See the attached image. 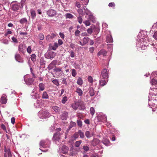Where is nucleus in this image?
I'll use <instances>...</instances> for the list:
<instances>
[{"instance_id": "37", "label": "nucleus", "mask_w": 157, "mask_h": 157, "mask_svg": "<svg viewBox=\"0 0 157 157\" xmlns=\"http://www.w3.org/2000/svg\"><path fill=\"white\" fill-rule=\"evenodd\" d=\"M82 16H79L78 17H77V21L78 22L81 24L82 22Z\"/></svg>"}, {"instance_id": "40", "label": "nucleus", "mask_w": 157, "mask_h": 157, "mask_svg": "<svg viewBox=\"0 0 157 157\" xmlns=\"http://www.w3.org/2000/svg\"><path fill=\"white\" fill-rule=\"evenodd\" d=\"M34 106H35L36 108H38L40 106V101L38 100H36V102L34 103Z\"/></svg>"}, {"instance_id": "5", "label": "nucleus", "mask_w": 157, "mask_h": 157, "mask_svg": "<svg viewBox=\"0 0 157 157\" xmlns=\"http://www.w3.org/2000/svg\"><path fill=\"white\" fill-rule=\"evenodd\" d=\"M71 106L75 110H76L77 109H81L80 103L78 101H75L71 104Z\"/></svg>"}, {"instance_id": "20", "label": "nucleus", "mask_w": 157, "mask_h": 157, "mask_svg": "<svg viewBox=\"0 0 157 157\" xmlns=\"http://www.w3.org/2000/svg\"><path fill=\"white\" fill-rule=\"evenodd\" d=\"M76 125V123L71 121L70 122V125L67 130H70L72 128L75 127Z\"/></svg>"}, {"instance_id": "62", "label": "nucleus", "mask_w": 157, "mask_h": 157, "mask_svg": "<svg viewBox=\"0 0 157 157\" xmlns=\"http://www.w3.org/2000/svg\"><path fill=\"white\" fill-rule=\"evenodd\" d=\"M57 63V61L56 60H53L51 63L52 65H53L54 66L56 65Z\"/></svg>"}, {"instance_id": "8", "label": "nucleus", "mask_w": 157, "mask_h": 157, "mask_svg": "<svg viewBox=\"0 0 157 157\" xmlns=\"http://www.w3.org/2000/svg\"><path fill=\"white\" fill-rule=\"evenodd\" d=\"M60 134L59 132H57L54 135L52 139L56 144H57V142H59L60 138Z\"/></svg>"}, {"instance_id": "61", "label": "nucleus", "mask_w": 157, "mask_h": 157, "mask_svg": "<svg viewBox=\"0 0 157 157\" xmlns=\"http://www.w3.org/2000/svg\"><path fill=\"white\" fill-rule=\"evenodd\" d=\"M56 128V126L55 124H53V125H52L51 127V131H53Z\"/></svg>"}, {"instance_id": "50", "label": "nucleus", "mask_w": 157, "mask_h": 157, "mask_svg": "<svg viewBox=\"0 0 157 157\" xmlns=\"http://www.w3.org/2000/svg\"><path fill=\"white\" fill-rule=\"evenodd\" d=\"M74 67L76 69H80V66L78 64H76V63H74Z\"/></svg>"}, {"instance_id": "46", "label": "nucleus", "mask_w": 157, "mask_h": 157, "mask_svg": "<svg viewBox=\"0 0 157 157\" xmlns=\"http://www.w3.org/2000/svg\"><path fill=\"white\" fill-rule=\"evenodd\" d=\"M88 81L91 83H92L93 81V78L91 76H89L88 77Z\"/></svg>"}, {"instance_id": "19", "label": "nucleus", "mask_w": 157, "mask_h": 157, "mask_svg": "<svg viewBox=\"0 0 157 157\" xmlns=\"http://www.w3.org/2000/svg\"><path fill=\"white\" fill-rule=\"evenodd\" d=\"M106 41L107 43H112L113 42V39L111 35H109L107 36Z\"/></svg>"}, {"instance_id": "47", "label": "nucleus", "mask_w": 157, "mask_h": 157, "mask_svg": "<svg viewBox=\"0 0 157 157\" xmlns=\"http://www.w3.org/2000/svg\"><path fill=\"white\" fill-rule=\"evenodd\" d=\"M77 121L78 125L80 127H81L82 126V121L80 120H77Z\"/></svg>"}, {"instance_id": "64", "label": "nucleus", "mask_w": 157, "mask_h": 157, "mask_svg": "<svg viewBox=\"0 0 157 157\" xmlns=\"http://www.w3.org/2000/svg\"><path fill=\"white\" fill-rule=\"evenodd\" d=\"M153 37L155 40H157V31H156L154 33Z\"/></svg>"}, {"instance_id": "52", "label": "nucleus", "mask_w": 157, "mask_h": 157, "mask_svg": "<svg viewBox=\"0 0 157 157\" xmlns=\"http://www.w3.org/2000/svg\"><path fill=\"white\" fill-rule=\"evenodd\" d=\"M62 83L64 84L65 85H67V79L66 78H63L62 80Z\"/></svg>"}, {"instance_id": "2", "label": "nucleus", "mask_w": 157, "mask_h": 157, "mask_svg": "<svg viewBox=\"0 0 157 157\" xmlns=\"http://www.w3.org/2000/svg\"><path fill=\"white\" fill-rule=\"evenodd\" d=\"M24 81L27 85H31L33 83L34 79L30 77L29 75H26L24 77Z\"/></svg>"}, {"instance_id": "48", "label": "nucleus", "mask_w": 157, "mask_h": 157, "mask_svg": "<svg viewBox=\"0 0 157 157\" xmlns=\"http://www.w3.org/2000/svg\"><path fill=\"white\" fill-rule=\"evenodd\" d=\"M67 101V97L66 96L64 97L62 100V102L63 104H65L66 101Z\"/></svg>"}, {"instance_id": "29", "label": "nucleus", "mask_w": 157, "mask_h": 157, "mask_svg": "<svg viewBox=\"0 0 157 157\" xmlns=\"http://www.w3.org/2000/svg\"><path fill=\"white\" fill-rule=\"evenodd\" d=\"M77 83L78 85L80 86H82L83 84V80L82 78L80 77L78 78L77 80Z\"/></svg>"}, {"instance_id": "16", "label": "nucleus", "mask_w": 157, "mask_h": 157, "mask_svg": "<svg viewBox=\"0 0 157 157\" xmlns=\"http://www.w3.org/2000/svg\"><path fill=\"white\" fill-rule=\"evenodd\" d=\"M19 4L16 3L12 5V9L14 10H17L19 9Z\"/></svg>"}, {"instance_id": "56", "label": "nucleus", "mask_w": 157, "mask_h": 157, "mask_svg": "<svg viewBox=\"0 0 157 157\" xmlns=\"http://www.w3.org/2000/svg\"><path fill=\"white\" fill-rule=\"evenodd\" d=\"M73 137L75 139L78 138V132H76L73 135Z\"/></svg>"}, {"instance_id": "28", "label": "nucleus", "mask_w": 157, "mask_h": 157, "mask_svg": "<svg viewBox=\"0 0 157 157\" xmlns=\"http://www.w3.org/2000/svg\"><path fill=\"white\" fill-rule=\"evenodd\" d=\"M66 19H72L74 18V16L70 13H67L65 15Z\"/></svg>"}, {"instance_id": "13", "label": "nucleus", "mask_w": 157, "mask_h": 157, "mask_svg": "<svg viewBox=\"0 0 157 157\" xmlns=\"http://www.w3.org/2000/svg\"><path fill=\"white\" fill-rule=\"evenodd\" d=\"M84 10L85 13L86 14V15L89 16V19H91L94 18L92 13L90 10L87 9H85L84 7Z\"/></svg>"}, {"instance_id": "25", "label": "nucleus", "mask_w": 157, "mask_h": 157, "mask_svg": "<svg viewBox=\"0 0 157 157\" xmlns=\"http://www.w3.org/2000/svg\"><path fill=\"white\" fill-rule=\"evenodd\" d=\"M89 93L90 94V95L91 96H93L94 95L95 93H94V89L93 88H92V87H90L89 88Z\"/></svg>"}, {"instance_id": "23", "label": "nucleus", "mask_w": 157, "mask_h": 157, "mask_svg": "<svg viewBox=\"0 0 157 157\" xmlns=\"http://www.w3.org/2000/svg\"><path fill=\"white\" fill-rule=\"evenodd\" d=\"M108 81L104 79L101 80L99 81V83L100 85L103 86L106 84Z\"/></svg>"}, {"instance_id": "49", "label": "nucleus", "mask_w": 157, "mask_h": 157, "mask_svg": "<svg viewBox=\"0 0 157 157\" xmlns=\"http://www.w3.org/2000/svg\"><path fill=\"white\" fill-rule=\"evenodd\" d=\"M54 71L56 72V73L59 72L60 71H61L62 70L61 68L56 67L54 69Z\"/></svg>"}, {"instance_id": "59", "label": "nucleus", "mask_w": 157, "mask_h": 157, "mask_svg": "<svg viewBox=\"0 0 157 157\" xmlns=\"http://www.w3.org/2000/svg\"><path fill=\"white\" fill-rule=\"evenodd\" d=\"M54 66L51 63L48 66V68L49 70H51L53 68Z\"/></svg>"}, {"instance_id": "7", "label": "nucleus", "mask_w": 157, "mask_h": 157, "mask_svg": "<svg viewBox=\"0 0 157 157\" xmlns=\"http://www.w3.org/2000/svg\"><path fill=\"white\" fill-rule=\"evenodd\" d=\"M47 14L49 17H53L57 14L56 11L53 9H49L47 11Z\"/></svg>"}, {"instance_id": "36", "label": "nucleus", "mask_w": 157, "mask_h": 157, "mask_svg": "<svg viewBox=\"0 0 157 157\" xmlns=\"http://www.w3.org/2000/svg\"><path fill=\"white\" fill-rule=\"evenodd\" d=\"M59 46L57 43H55L54 45L52 47V49L53 50H56Z\"/></svg>"}, {"instance_id": "45", "label": "nucleus", "mask_w": 157, "mask_h": 157, "mask_svg": "<svg viewBox=\"0 0 157 157\" xmlns=\"http://www.w3.org/2000/svg\"><path fill=\"white\" fill-rule=\"evenodd\" d=\"M90 112L92 115H93L95 113V110L93 107L90 108Z\"/></svg>"}, {"instance_id": "15", "label": "nucleus", "mask_w": 157, "mask_h": 157, "mask_svg": "<svg viewBox=\"0 0 157 157\" xmlns=\"http://www.w3.org/2000/svg\"><path fill=\"white\" fill-rule=\"evenodd\" d=\"M75 92L78 94V95L80 96H82L83 94L82 91L79 87H76Z\"/></svg>"}, {"instance_id": "17", "label": "nucleus", "mask_w": 157, "mask_h": 157, "mask_svg": "<svg viewBox=\"0 0 157 157\" xmlns=\"http://www.w3.org/2000/svg\"><path fill=\"white\" fill-rule=\"evenodd\" d=\"M53 110L57 113H60V108L57 106H53L52 107Z\"/></svg>"}, {"instance_id": "39", "label": "nucleus", "mask_w": 157, "mask_h": 157, "mask_svg": "<svg viewBox=\"0 0 157 157\" xmlns=\"http://www.w3.org/2000/svg\"><path fill=\"white\" fill-rule=\"evenodd\" d=\"M78 12L79 13V16H83L84 13L83 10L81 9H78Z\"/></svg>"}, {"instance_id": "1", "label": "nucleus", "mask_w": 157, "mask_h": 157, "mask_svg": "<svg viewBox=\"0 0 157 157\" xmlns=\"http://www.w3.org/2000/svg\"><path fill=\"white\" fill-rule=\"evenodd\" d=\"M38 115L41 119H46L49 118L51 114L47 110L45 109L40 110L38 113Z\"/></svg>"}, {"instance_id": "44", "label": "nucleus", "mask_w": 157, "mask_h": 157, "mask_svg": "<svg viewBox=\"0 0 157 157\" xmlns=\"http://www.w3.org/2000/svg\"><path fill=\"white\" fill-rule=\"evenodd\" d=\"M83 22L85 25L86 26H89L90 24V22L89 20H87L85 21H83Z\"/></svg>"}, {"instance_id": "33", "label": "nucleus", "mask_w": 157, "mask_h": 157, "mask_svg": "<svg viewBox=\"0 0 157 157\" xmlns=\"http://www.w3.org/2000/svg\"><path fill=\"white\" fill-rule=\"evenodd\" d=\"M78 135L80 136V138L82 139L84 137V134L83 132H82L81 130H79L78 131Z\"/></svg>"}, {"instance_id": "22", "label": "nucleus", "mask_w": 157, "mask_h": 157, "mask_svg": "<svg viewBox=\"0 0 157 157\" xmlns=\"http://www.w3.org/2000/svg\"><path fill=\"white\" fill-rule=\"evenodd\" d=\"M36 90V88H35L32 91V93H31V95L32 97V98L34 99H36V93L35 92V91Z\"/></svg>"}, {"instance_id": "55", "label": "nucleus", "mask_w": 157, "mask_h": 157, "mask_svg": "<svg viewBox=\"0 0 157 157\" xmlns=\"http://www.w3.org/2000/svg\"><path fill=\"white\" fill-rule=\"evenodd\" d=\"M1 127L2 129L5 131L6 133L7 132L6 130V127L4 124H2L1 126Z\"/></svg>"}, {"instance_id": "43", "label": "nucleus", "mask_w": 157, "mask_h": 157, "mask_svg": "<svg viewBox=\"0 0 157 157\" xmlns=\"http://www.w3.org/2000/svg\"><path fill=\"white\" fill-rule=\"evenodd\" d=\"M71 75L73 77H75L77 74L76 70L75 69H71Z\"/></svg>"}, {"instance_id": "35", "label": "nucleus", "mask_w": 157, "mask_h": 157, "mask_svg": "<svg viewBox=\"0 0 157 157\" xmlns=\"http://www.w3.org/2000/svg\"><path fill=\"white\" fill-rule=\"evenodd\" d=\"M90 39L88 37H84L83 39V42L84 45L86 44L89 41Z\"/></svg>"}, {"instance_id": "57", "label": "nucleus", "mask_w": 157, "mask_h": 157, "mask_svg": "<svg viewBox=\"0 0 157 157\" xmlns=\"http://www.w3.org/2000/svg\"><path fill=\"white\" fill-rule=\"evenodd\" d=\"M63 41L61 39H59L58 41V44L59 46L63 44Z\"/></svg>"}, {"instance_id": "11", "label": "nucleus", "mask_w": 157, "mask_h": 157, "mask_svg": "<svg viewBox=\"0 0 157 157\" xmlns=\"http://www.w3.org/2000/svg\"><path fill=\"white\" fill-rule=\"evenodd\" d=\"M60 118L63 120H67L68 116V113L66 111H63L62 112L61 114L60 115Z\"/></svg>"}, {"instance_id": "51", "label": "nucleus", "mask_w": 157, "mask_h": 157, "mask_svg": "<svg viewBox=\"0 0 157 157\" xmlns=\"http://www.w3.org/2000/svg\"><path fill=\"white\" fill-rule=\"evenodd\" d=\"M83 149L85 151H87L89 149V147L87 146H84Z\"/></svg>"}, {"instance_id": "32", "label": "nucleus", "mask_w": 157, "mask_h": 157, "mask_svg": "<svg viewBox=\"0 0 157 157\" xmlns=\"http://www.w3.org/2000/svg\"><path fill=\"white\" fill-rule=\"evenodd\" d=\"M0 102L2 104H5L6 102V100L5 97H2L1 98Z\"/></svg>"}, {"instance_id": "38", "label": "nucleus", "mask_w": 157, "mask_h": 157, "mask_svg": "<svg viewBox=\"0 0 157 157\" xmlns=\"http://www.w3.org/2000/svg\"><path fill=\"white\" fill-rule=\"evenodd\" d=\"M85 135L87 138H90L91 136V135L90 133V131H86L85 133Z\"/></svg>"}, {"instance_id": "12", "label": "nucleus", "mask_w": 157, "mask_h": 157, "mask_svg": "<svg viewBox=\"0 0 157 157\" xmlns=\"http://www.w3.org/2000/svg\"><path fill=\"white\" fill-rule=\"evenodd\" d=\"M15 57V59L18 62L20 63H23L24 62L23 59L21 57V55L18 53H16Z\"/></svg>"}, {"instance_id": "3", "label": "nucleus", "mask_w": 157, "mask_h": 157, "mask_svg": "<svg viewBox=\"0 0 157 157\" xmlns=\"http://www.w3.org/2000/svg\"><path fill=\"white\" fill-rule=\"evenodd\" d=\"M50 142L48 140H41L40 143V147H43L44 148L48 147H49Z\"/></svg>"}, {"instance_id": "18", "label": "nucleus", "mask_w": 157, "mask_h": 157, "mask_svg": "<svg viewBox=\"0 0 157 157\" xmlns=\"http://www.w3.org/2000/svg\"><path fill=\"white\" fill-rule=\"evenodd\" d=\"M107 53L106 52L104 49L100 50L98 53V56H99L101 55H103V56H106Z\"/></svg>"}, {"instance_id": "26", "label": "nucleus", "mask_w": 157, "mask_h": 157, "mask_svg": "<svg viewBox=\"0 0 157 157\" xmlns=\"http://www.w3.org/2000/svg\"><path fill=\"white\" fill-rule=\"evenodd\" d=\"M48 97L49 96L47 92L45 91H44L42 94V98L43 99H47L48 98Z\"/></svg>"}, {"instance_id": "34", "label": "nucleus", "mask_w": 157, "mask_h": 157, "mask_svg": "<svg viewBox=\"0 0 157 157\" xmlns=\"http://www.w3.org/2000/svg\"><path fill=\"white\" fill-rule=\"evenodd\" d=\"M31 60L33 62L36 61V56L35 54H32L31 56Z\"/></svg>"}, {"instance_id": "53", "label": "nucleus", "mask_w": 157, "mask_h": 157, "mask_svg": "<svg viewBox=\"0 0 157 157\" xmlns=\"http://www.w3.org/2000/svg\"><path fill=\"white\" fill-rule=\"evenodd\" d=\"M11 39L12 40V41L14 43H17L18 41L17 39L15 38L14 37H12L11 38Z\"/></svg>"}, {"instance_id": "31", "label": "nucleus", "mask_w": 157, "mask_h": 157, "mask_svg": "<svg viewBox=\"0 0 157 157\" xmlns=\"http://www.w3.org/2000/svg\"><path fill=\"white\" fill-rule=\"evenodd\" d=\"M102 141L103 144L106 146L108 145L109 143V141L105 139H104Z\"/></svg>"}, {"instance_id": "24", "label": "nucleus", "mask_w": 157, "mask_h": 157, "mask_svg": "<svg viewBox=\"0 0 157 157\" xmlns=\"http://www.w3.org/2000/svg\"><path fill=\"white\" fill-rule=\"evenodd\" d=\"M19 21L20 23L22 24L26 25L28 21L26 18H23L21 19Z\"/></svg>"}, {"instance_id": "21", "label": "nucleus", "mask_w": 157, "mask_h": 157, "mask_svg": "<svg viewBox=\"0 0 157 157\" xmlns=\"http://www.w3.org/2000/svg\"><path fill=\"white\" fill-rule=\"evenodd\" d=\"M39 90L42 91L44 90L45 88V85L43 83H40L39 85Z\"/></svg>"}, {"instance_id": "63", "label": "nucleus", "mask_w": 157, "mask_h": 157, "mask_svg": "<svg viewBox=\"0 0 157 157\" xmlns=\"http://www.w3.org/2000/svg\"><path fill=\"white\" fill-rule=\"evenodd\" d=\"M7 153H8V157H12V155L10 151V149H8Z\"/></svg>"}, {"instance_id": "9", "label": "nucleus", "mask_w": 157, "mask_h": 157, "mask_svg": "<svg viewBox=\"0 0 157 157\" xmlns=\"http://www.w3.org/2000/svg\"><path fill=\"white\" fill-rule=\"evenodd\" d=\"M26 46L25 45L21 44L18 46V49L20 52H21L24 54L25 52Z\"/></svg>"}, {"instance_id": "42", "label": "nucleus", "mask_w": 157, "mask_h": 157, "mask_svg": "<svg viewBox=\"0 0 157 157\" xmlns=\"http://www.w3.org/2000/svg\"><path fill=\"white\" fill-rule=\"evenodd\" d=\"M52 82L53 84H55L57 86L59 85V81L56 79H54L52 81Z\"/></svg>"}, {"instance_id": "60", "label": "nucleus", "mask_w": 157, "mask_h": 157, "mask_svg": "<svg viewBox=\"0 0 157 157\" xmlns=\"http://www.w3.org/2000/svg\"><path fill=\"white\" fill-rule=\"evenodd\" d=\"M46 39L48 40H50L52 39V36L50 35H47L46 37Z\"/></svg>"}, {"instance_id": "14", "label": "nucleus", "mask_w": 157, "mask_h": 157, "mask_svg": "<svg viewBox=\"0 0 157 157\" xmlns=\"http://www.w3.org/2000/svg\"><path fill=\"white\" fill-rule=\"evenodd\" d=\"M69 150L68 147L65 145L63 146L61 148V152L64 154L67 153Z\"/></svg>"}, {"instance_id": "27", "label": "nucleus", "mask_w": 157, "mask_h": 157, "mask_svg": "<svg viewBox=\"0 0 157 157\" xmlns=\"http://www.w3.org/2000/svg\"><path fill=\"white\" fill-rule=\"evenodd\" d=\"M31 17L33 19H34L36 17V12L33 10H31L30 11Z\"/></svg>"}, {"instance_id": "10", "label": "nucleus", "mask_w": 157, "mask_h": 157, "mask_svg": "<svg viewBox=\"0 0 157 157\" xmlns=\"http://www.w3.org/2000/svg\"><path fill=\"white\" fill-rule=\"evenodd\" d=\"M109 72L106 69H103L101 72V76L103 78H107L109 77Z\"/></svg>"}, {"instance_id": "4", "label": "nucleus", "mask_w": 157, "mask_h": 157, "mask_svg": "<svg viewBox=\"0 0 157 157\" xmlns=\"http://www.w3.org/2000/svg\"><path fill=\"white\" fill-rule=\"evenodd\" d=\"M56 56V53L53 51H49L45 55V57L48 59H52Z\"/></svg>"}, {"instance_id": "54", "label": "nucleus", "mask_w": 157, "mask_h": 157, "mask_svg": "<svg viewBox=\"0 0 157 157\" xmlns=\"http://www.w3.org/2000/svg\"><path fill=\"white\" fill-rule=\"evenodd\" d=\"M27 52L29 54H30L32 51L31 48L30 46L28 47L27 48Z\"/></svg>"}, {"instance_id": "58", "label": "nucleus", "mask_w": 157, "mask_h": 157, "mask_svg": "<svg viewBox=\"0 0 157 157\" xmlns=\"http://www.w3.org/2000/svg\"><path fill=\"white\" fill-rule=\"evenodd\" d=\"M59 35L60 36L61 38L63 39H64L65 37V36L63 33L60 32L59 33Z\"/></svg>"}, {"instance_id": "30", "label": "nucleus", "mask_w": 157, "mask_h": 157, "mask_svg": "<svg viewBox=\"0 0 157 157\" xmlns=\"http://www.w3.org/2000/svg\"><path fill=\"white\" fill-rule=\"evenodd\" d=\"M82 141L81 140H79L76 141L75 143V146L76 147H79L82 143Z\"/></svg>"}, {"instance_id": "6", "label": "nucleus", "mask_w": 157, "mask_h": 157, "mask_svg": "<svg viewBox=\"0 0 157 157\" xmlns=\"http://www.w3.org/2000/svg\"><path fill=\"white\" fill-rule=\"evenodd\" d=\"M151 78L152 79L150 81V83L152 85H155L157 84V81L156 79H157V75H155L153 74L151 75Z\"/></svg>"}, {"instance_id": "41", "label": "nucleus", "mask_w": 157, "mask_h": 157, "mask_svg": "<svg viewBox=\"0 0 157 157\" xmlns=\"http://www.w3.org/2000/svg\"><path fill=\"white\" fill-rule=\"evenodd\" d=\"M38 38L41 40H43L44 38V35L42 33H40L38 35Z\"/></svg>"}]
</instances>
